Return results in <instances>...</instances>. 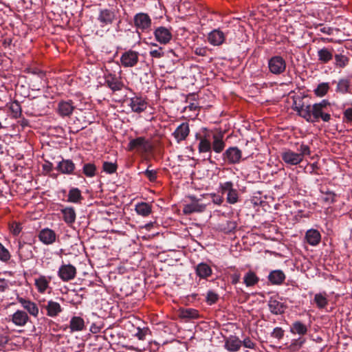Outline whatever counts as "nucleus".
<instances>
[{
  "mask_svg": "<svg viewBox=\"0 0 352 352\" xmlns=\"http://www.w3.org/2000/svg\"><path fill=\"white\" fill-rule=\"evenodd\" d=\"M85 327L83 318L80 316H74L69 322V328L71 332L81 331Z\"/></svg>",
  "mask_w": 352,
  "mask_h": 352,
  "instance_id": "obj_29",
  "label": "nucleus"
},
{
  "mask_svg": "<svg viewBox=\"0 0 352 352\" xmlns=\"http://www.w3.org/2000/svg\"><path fill=\"white\" fill-rule=\"evenodd\" d=\"M297 151L298 152L297 153L301 155L302 160L305 155H309L311 153L309 146L303 143L300 144V146L297 148Z\"/></svg>",
  "mask_w": 352,
  "mask_h": 352,
  "instance_id": "obj_50",
  "label": "nucleus"
},
{
  "mask_svg": "<svg viewBox=\"0 0 352 352\" xmlns=\"http://www.w3.org/2000/svg\"><path fill=\"white\" fill-rule=\"evenodd\" d=\"M190 133L189 125L187 122L182 123L174 131L173 135L178 142L186 140Z\"/></svg>",
  "mask_w": 352,
  "mask_h": 352,
  "instance_id": "obj_21",
  "label": "nucleus"
},
{
  "mask_svg": "<svg viewBox=\"0 0 352 352\" xmlns=\"http://www.w3.org/2000/svg\"><path fill=\"white\" fill-rule=\"evenodd\" d=\"M286 61L280 56H272L268 60V68L271 73L276 75L283 74L286 69Z\"/></svg>",
  "mask_w": 352,
  "mask_h": 352,
  "instance_id": "obj_3",
  "label": "nucleus"
},
{
  "mask_svg": "<svg viewBox=\"0 0 352 352\" xmlns=\"http://www.w3.org/2000/svg\"><path fill=\"white\" fill-rule=\"evenodd\" d=\"M50 280V277H46L45 276H40L38 278H36L35 286L38 292L41 294L45 293L49 287Z\"/></svg>",
  "mask_w": 352,
  "mask_h": 352,
  "instance_id": "obj_28",
  "label": "nucleus"
},
{
  "mask_svg": "<svg viewBox=\"0 0 352 352\" xmlns=\"http://www.w3.org/2000/svg\"><path fill=\"white\" fill-rule=\"evenodd\" d=\"M321 192L324 194V197H322V201L327 204H331L335 202L336 195L332 191H326L323 192L321 190Z\"/></svg>",
  "mask_w": 352,
  "mask_h": 352,
  "instance_id": "obj_45",
  "label": "nucleus"
},
{
  "mask_svg": "<svg viewBox=\"0 0 352 352\" xmlns=\"http://www.w3.org/2000/svg\"><path fill=\"white\" fill-rule=\"evenodd\" d=\"M305 342V339L298 338L293 340L289 345H287L285 348L288 352H296L300 349Z\"/></svg>",
  "mask_w": 352,
  "mask_h": 352,
  "instance_id": "obj_40",
  "label": "nucleus"
},
{
  "mask_svg": "<svg viewBox=\"0 0 352 352\" xmlns=\"http://www.w3.org/2000/svg\"><path fill=\"white\" fill-rule=\"evenodd\" d=\"M223 198L219 195H213V201L214 204L221 205L223 203Z\"/></svg>",
  "mask_w": 352,
  "mask_h": 352,
  "instance_id": "obj_63",
  "label": "nucleus"
},
{
  "mask_svg": "<svg viewBox=\"0 0 352 352\" xmlns=\"http://www.w3.org/2000/svg\"><path fill=\"white\" fill-rule=\"evenodd\" d=\"M138 53L135 51L129 50L124 52L120 58V62L124 67H132L135 66L139 60Z\"/></svg>",
  "mask_w": 352,
  "mask_h": 352,
  "instance_id": "obj_9",
  "label": "nucleus"
},
{
  "mask_svg": "<svg viewBox=\"0 0 352 352\" xmlns=\"http://www.w3.org/2000/svg\"><path fill=\"white\" fill-rule=\"evenodd\" d=\"M38 239L43 243L50 245L56 241V234L54 230L44 228L39 232Z\"/></svg>",
  "mask_w": 352,
  "mask_h": 352,
  "instance_id": "obj_18",
  "label": "nucleus"
},
{
  "mask_svg": "<svg viewBox=\"0 0 352 352\" xmlns=\"http://www.w3.org/2000/svg\"><path fill=\"white\" fill-rule=\"evenodd\" d=\"M125 327L132 333V335L136 336L140 340H144L147 332V329H142L138 327L134 331L129 329L130 327H134L133 324L131 321H127Z\"/></svg>",
  "mask_w": 352,
  "mask_h": 352,
  "instance_id": "obj_34",
  "label": "nucleus"
},
{
  "mask_svg": "<svg viewBox=\"0 0 352 352\" xmlns=\"http://www.w3.org/2000/svg\"><path fill=\"white\" fill-rule=\"evenodd\" d=\"M290 332L294 334L304 336L307 333V327L300 321H296L290 328Z\"/></svg>",
  "mask_w": 352,
  "mask_h": 352,
  "instance_id": "obj_35",
  "label": "nucleus"
},
{
  "mask_svg": "<svg viewBox=\"0 0 352 352\" xmlns=\"http://www.w3.org/2000/svg\"><path fill=\"white\" fill-rule=\"evenodd\" d=\"M155 38L161 44H167L172 39L170 30L165 27H159L154 32Z\"/></svg>",
  "mask_w": 352,
  "mask_h": 352,
  "instance_id": "obj_13",
  "label": "nucleus"
},
{
  "mask_svg": "<svg viewBox=\"0 0 352 352\" xmlns=\"http://www.w3.org/2000/svg\"><path fill=\"white\" fill-rule=\"evenodd\" d=\"M236 228V223L235 221H228L226 222V226L223 225L222 229L226 232H230L233 231L234 230H235Z\"/></svg>",
  "mask_w": 352,
  "mask_h": 352,
  "instance_id": "obj_57",
  "label": "nucleus"
},
{
  "mask_svg": "<svg viewBox=\"0 0 352 352\" xmlns=\"http://www.w3.org/2000/svg\"><path fill=\"white\" fill-rule=\"evenodd\" d=\"M268 278L272 284L280 285L285 280V275L281 270H274L270 272Z\"/></svg>",
  "mask_w": 352,
  "mask_h": 352,
  "instance_id": "obj_33",
  "label": "nucleus"
},
{
  "mask_svg": "<svg viewBox=\"0 0 352 352\" xmlns=\"http://www.w3.org/2000/svg\"><path fill=\"white\" fill-rule=\"evenodd\" d=\"M335 60L336 65L340 67H344L349 61L348 58L342 54H336L335 56Z\"/></svg>",
  "mask_w": 352,
  "mask_h": 352,
  "instance_id": "obj_49",
  "label": "nucleus"
},
{
  "mask_svg": "<svg viewBox=\"0 0 352 352\" xmlns=\"http://www.w3.org/2000/svg\"><path fill=\"white\" fill-rule=\"evenodd\" d=\"M12 112L14 113V116L17 118L21 115V109L20 104L17 102H12L10 107Z\"/></svg>",
  "mask_w": 352,
  "mask_h": 352,
  "instance_id": "obj_53",
  "label": "nucleus"
},
{
  "mask_svg": "<svg viewBox=\"0 0 352 352\" xmlns=\"http://www.w3.org/2000/svg\"><path fill=\"white\" fill-rule=\"evenodd\" d=\"M304 99L300 96L294 98L292 108L300 116L309 122H318L320 120L328 122L331 120L332 111L331 104L327 100L311 105L305 104Z\"/></svg>",
  "mask_w": 352,
  "mask_h": 352,
  "instance_id": "obj_1",
  "label": "nucleus"
},
{
  "mask_svg": "<svg viewBox=\"0 0 352 352\" xmlns=\"http://www.w3.org/2000/svg\"><path fill=\"white\" fill-rule=\"evenodd\" d=\"M44 307L47 310V315L52 318L57 316L63 310L60 305L53 300L48 301Z\"/></svg>",
  "mask_w": 352,
  "mask_h": 352,
  "instance_id": "obj_24",
  "label": "nucleus"
},
{
  "mask_svg": "<svg viewBox=\"0 0 352 352\" xmlns=\"http://www.w3.org/2000/svg\"><path fill=\"white\" fill-rule=\"evenodd\" d=\"M9 228L10 232L14 236L19 235L22 230L21 223L16 221L12 222L9 225Z\"/></svg>",
  "mask_w": 352,
  "mask_h": 352,
  "instance_id": "obj_48",
  "label": "nucleus"
},
{
  "mask_svg": "<svg viewBox=\"0 0 352 352\" xmlns=\"http://www.w3.org/2000/svg\"><path fill=\"white\" fill-rule=\"evenodd\" d=\"M333 49L329 50L327 47H323L318 50V60L322 63H327L333 58Z\"/></svg>",
  "mask_w": 352,
  "mask_h": 352,
  "instance_id": "obj_31",
  "label": "nucleus"
},
{
  "mask_svg": "<svg viewBox=\"0 0 352 352\" xmlns=\"http://www.w3.org/2000/svg\"><path fill=\"white\" fill-rule=\"evenodd\" d=\"M187 108H188L190 111H196L199 108V107L197 103H190Z\"/></svg>",
  "mask_w": 352,
  "mask_h": 352,
  "instance_id": "obj_64",
  "label": "nucleus"
},
{
  "mask_svg": "<svg viewBox=\"0 0 352 352\" xmlns=\"http://www.w3.org/2000/svg\"><path fill=\"white\" fill-rule=\"evenodd\" d=\"M219 191L221 194L227 193L226 201L228 203L234 204L238 201L239 193L237 190L234 188V184L232 182L220 183Z\"/></svg>",
  "mask_w": 352,
  "mask_h": 352,
  "instance_id": "obj_2",
  "label": "nucleus"
},
{
  "mask_svg": "<svg viewBox=\"0 0 352 352\" xmlns=\"http://www.w3.org/2000/svg\"><path fill=\"white\" fill-rule=\"evenodd\" d=\"M75 107L71 100L60 101L58 105V112L63 117L69 116L72 113Z\"/></svg>",
  "mask_w": 352,
  "mask_h": 352,
  "instance_id": "obj_22",
  "label": "nucleus"
},
{
  "mask_svg": "<svg viewBox=\"0 0 352 352\" xmlns=\"http://www.w3.org/2000/svg\"><path fill=\"white\" fill-rule=\"evenodd\" d=\"M223 136L224 134L221 132L212 134V150L217 153H221L225 148L226 144L223 141Z\"/></svg>",
  "mask_w": 352,
  "mask_h": 352,
  "instance_id": "obj_19",
  "label": "nucleus"
},
{
  "mask_svg": "<svg viewBox=\"0 0 352 352\" xmlns=\"http://www.w3.org/2000/svg\"><path fill=\"white\" fill-rule=\"evenodd\" d=\"M305 239L309 245L315 246L320 242L321 235L317 230L310 229L307 231Z\"/></svg>",
  "mask_w": 352,
  "mask_h": 352,
  "instance_id": "obj_25",
  "label": "nucleus"
},
{
  "mask_svg": "<svg viewBox=\"0 0 352 352\" xmlns=\"http://www.w3.org/2000/svg\"><path fill=\"white\" fill-rule=\"evenodd\" d=\"M242 345L241 340L236 336H230L226 340L225 348L229 351H237Z\"/></svg>",
  "mask_w": 352,
  "mask_h": 352,
  "instance_id": "obj_26",
  "label": "nucleus"
},
{
  "mask_svg": "<svg viewBox=\"0 0 352 352\" xmlns=\"http://www.w3.org/2000/svg\"><path fill=\"white\" fill-rule=\"evenodd\" d=\"M219 299V296L217 294L212 291H209L207 293L206 296V302L209 305H212L215 303Z\"/></svg>",
  "mask_w": 352,
  "mask_h": 352,
  "instance_id": "obj_52",
  "label": "nucleus"
},
{
  "mask_svg": "<svg viewBox=\"0 0 352 352\" xmlns=\"http://www.w3.org/2000/svg\"><path fill=\"white\" fill-rule=\"evenodd\" d=\"M232 283L236 284L239 282L240 280V274L239 273H234L231 275Z\"/></svg>",
  "mask_w": 352,
  "mask_h": 352,
  "instance_id": "obj_62",
  "label": "nucleus"
},
{
  "mask_svg": "<svg viewBox=\"0 0 352 352\" xmlns=\"http://www.w3.org/2000/svg\"><path fill=\"white\" fill-rule=\"evenodd\" d=\"M29 246L27 245L25 243H23L22 244L21 243L19 242V256L20 257H23V251L25 250V249H27Z\"/></svg>",
  "mask_w": 352,
  "mask_h": 352,
  "instance_id": "obj_61",
  "label": "nucleus"
},
{
  "mask_svg": "<svg viewBox=\"0 0 352 352\" xmlns=\"http://www.w3.org/2000/svg\"><path fill=\"white\" fill-rule=\"evenodd\" d=\"M116 19V14L115 10L112 8L101 9L97 18L102 27L112 24Z\"/></svg>",
  "mask_w": 352,
  "mask_h": 352,
  "instance_id": "obj_8",
  "label": "nucleus"
},
{
  "mask_svg": "<svg viewBox=\"0 0 352 352\" xmlns=\"http://www.w3.org/2000/svg\"><path fill=\"white\" fill-rule=\"evenodd\" d=\"M104 80L105 85L111 89L113 92L120 91L124 87V83L120 78L111 73L105 75Z\"/></svg>",
  "mask_w": 352,
  "mask_h": 352,
  "instance_id": "obj_11",
  "label": "nucleus"
},
{
  "mask_svg": "<svg viewBox=\"0 0 352 352\" xmlns=\"http://www.w3.org/2000/svg\"><path fill=\"white\" fill-rule=\"evenodd\" d=\"M241 342L244 347L250 349H255L256 346V343L250 338H244Z\"/></svg>",
  "mask_w": 352,
  "mask_h": 352,
  "instance_id": "obj_56",
  "label": "nucleus"
},
{
  "mask_svg": "<svg viewBox=\"0 0 352 352\" xmlns=\"http://www.w3.org/2000/svg\"><path fill=\"white\" fill-rule=\"evenodd\" d=\"M30 318L25 311L17 310L12 315V322L18 327H24L28 322Z\"/></svg>",
  "mask_w": 352,
  "mask_h": 352,
  "instance_id": "obj_20",
  "label": "nucleus"
},
{
  "mask_svg": "<svg viewBox=\"0 0 352 352\" xmlns=\"http://www.w3.org/2000/svg\"><path fill=\"white\" fill-rule=\"evenodd\" d=\"M150 56L152 58H160L163 57L164 56V52L163 51V48L158 47L157 49L151 50Z\"/></svg>",
  "mask_w": 352,
  "mask_h": 352,
  "instance_id": "obj_55",
  "label": "nucleus"
},
{
  "mask_svg": "<svg viewBox=\"0 0 352 352\" xmlns=\"http://www.w3.org/2000/svg\"><path fill=\"white\" fill-rule=\"evenodd\" d=\"M83 173L87 177H93L96 173V166L93 164H86L83 166Z\"/></svg>",
  "mask_w": 352,
  "mask_h": 352,
  "instance_id": "obj_47",
  "label": "nucleus"
},
{
  "mask_svg": "<svg viewBox=\"0 0 352 352\" xmlns=\"http://www.w3.org/2000/svg\"><path fill=\"white\" fill-rule=\"evenodd\" d=\"M150 182H155L157 179V171L147 168L144 173Z\"/></svg>",
  "mask_w": 352,
  "mask_h": 352,
  "instance_id": "obj_54",
  "label": "nucleus"
},
{
  "mask_svg": "<svg viewBox=\"0 0 352 352\" xmlns=\"http://www.w3.org/2000/svg\"><path fill=\"white\" fill-rule=\"evenodd\" d=\"M350 82L348 79H341L337 85L336 91L346 94L349 91Z\"/></svg>",
  "mask_w": 352,
  "mask_h": 352,
  "instance_id": "obj_42",
  "label": "nucleus"
},
{
  "mask_svg": "<svg viewBox=\"0 0 352 352\" xmlns=\"http://www.w3.org/2000/svg\"><path fill=\"white\" fill-rule=\"evenodd\" d=\"M16 300L21 305L22 307L26 310L31 316L36 318L38 316L39 310L37 305L28 298L21 296L16 297Z\"/></svg>",
  "mask_w": 352,
  "mask_h": 352,
  "instance_id": "obj_12",
  "label": "nucleus"
},
{
  "mask_svg": "<svg viewBox=\"0 0 352 352\" xmlns=\"http://www.w3.org/2000/svg\"><path fill=\"white\" fill-rule=\"evenodd\" d=\"M226 39L224 33L219 29L211 31L208 34V41L213 46H219L222 45Z\"/></svg>",
  "mask_w": 352,
  "mask_h": 352,
  "instance_id": "obj_17",
  "label": "nucleus"
},
{
  "mask_svg": "<svg viewBox=\"0 0 352 352\" xmlns=\"http://www.w3.org/2000/svg\"><path fill=\"white\" fill-rule=\"evenodd\" d=\"M192 202L186 204L183 208V212L185 214H190L194 212H200L205 210L206 206L199 203V201L195 197H189Z\"/></svg>",
  "mask_w": 352,
  "mask_h": 352,
  "instance_id": "obj_16",
  "label": "nucleus"
},
{
  "mask_svg": "<svg viewBox=\"0 0 352 352\" xmlns=\"http://www.w3.org/2000/svg\"><path fill=\"white\" fill-rule=\"evenodd\" d=\"M314 302L319 309L324 308L328 304V300L325 294H316L314 296Z\"/></svg>",
  "mask_w": 352,
  "mask_h": 352,
  "instance_id": "obj_41",
  "label": "nucleus"
},
{
  "mask_svg": "<svg viewBox=\"0 0 352 352\" xmlns=\"http://www.w3.org/2000/svg\"><path fill=\"white\" fill-rule=\"evenodd\" d=\"M129 107H131L132 111L141 113L144 111L147 107L148 102L146 99L141 97L135 96L130 98Z\"/></svg>",
  "mask_w": 352,
  "mask_h": 352,
  "instance_id": "obj_10",
  "label": "nucleus"
},
{
  "mask_svg": "<svg viewBox=\"0 0 352 352\" xmlns=\"http://www.w3.org/2000/svg\"><path fill=\"white\" fill-rule=\"evenodd\" d=\"M209 49L206 46H197L193 47L194 53L200 56H206Z\"/></svg>",
  "mask_w": 352,
  "mask_h": 352,
  "instance_id": "obj_51",
  "label": "nucleus"
},
{
  "mask_svg": "<svg viewBox=\"0 0 352 352\" xmlns=\"http://www.w3.org/2000/svg\"><path fill=\"white\" fill-rule=\"evenodd\" d=\"M284 330L281 327H276L272 333V336L278 339H281L284 336Z\"/></svg>",
  "mask_w": 352,
  "mask_h": 352,
  "instance_id": "obj_58",
  "label": "nucleus"
},
{
  "mask_svg": "<svg viewBox=\"0 0 352 352\" xmlns=\"http://www.w3.org/2000/svg\"><path fill=\"white\" fill-rule=\"evenodd\" d=\"M329 89V84L327 82H322L318 85L316 89L314 90V93L317 96L322 97L327 94Z\"/></svg>",
  "mask_w": 352,
  "mask_h": 352,
  "instance_id": "obj_43",
  "label": "nucleus"
},
{
  "mask_svg": "<svg viewBox=\"0 0 352 352\" xmlns=\"http://www.w3.org/2000/svg\"><path fill=\"white\" fill-rule=\"evenodd\" d=\"M223 159L229 164H239L242 157L241 151L236 146L228 148L223 154Z\"/></svg>",
  "mask_w": 352,
  "mask_h": 352,
  "instance_id": "obj_6",
  "label": "nucleus"
},
{
  "mask_svg": "<svg viewBox=\"0 0 352 352\" xmlns=\"http://www.w3.org/2000/svg\"><path fill=\"white\" fill-rule=\"evenodd\" d=\"M268 306L270 311L273 314L278 315L284 313L285 306L282 302L275 299L270 298Z\"/></svg>",
  "mask_w": 352,
  "mask_h": 352,
  "instance_id": "obj_32",
  "label": "nucleus"
},
{
  "mask_svg": "<svg viewBox=\"0 0 352 352\" xmlns=\"http://www.w3.org/2000/svg\"><path fill=\"white\" fill-rule=\"evenodd\" d=\"M212 273L211 267L205 263H201L196 267V274L201 278H207Z\"/></svg>",
  "mask_w": 352,
  "mask_h": 352,
  "instance_id": "obj_30",
  "label": "nucleus"
},
{
  "mask_svg": "<svg viewBox=\"0 0 352 352\" xmlns=\"http://www.w3.org/2000/svg\"><path fill=\"white\" fill-rule=\"evenodd\" d=\"M11 258L9 250L0 243V261L8 263Z\"/></svg>",
  "mask_w": 352,
  "mask_h": 352,
  "instance_id": "obj_44",
  "label": "nucleus"
},
{
  "mask_svg": "<svg viewBox=\"0 0 352 352\" xmlns=\"http://www.w3.org/2000/svg\"><path fill=\"white\" fill-rule=\"evenodd\" d=\"M259 280L258 277L254 272L249 271L244 276L243 282L247 287L256 285Z\"/></svg>",
  "mask_w": 352,
  "mask_h": 352,
  "instance_id": "obj_39",
  "label": "nucleus"
},
{
  "mask_svg": "<svg viewBox=\"0 0 352 352\" xmlns=\"http://www.w3.org/2000/svg\"><path fill=\"white\" fill-rule=\"evenodd\" d=\"M135 210L140 216L148 217L152 213V205L146 202L138 203L135 206Z\"/></svg>",
  "mask_w": 352,
  "mask_h": 352,
  "instance_id": "obj_27",
  "label": "nucleus"
},
{
  "mask_svg": "<svg viewBox=\"0 0 352 352\" xmlns=\"http://www.w3.org/2000/svg\"><path fill=\"white\" fill-rule=\"evenodd\" d=\"M134 25L137 30L142 32L147 31L151 28V19L150 16L144 12H140L134 16Z\"/></svg>",
  "mask_w": 352,
  "mask_h": 352,
  "instance_id": "obj_4",
  "label": "nucleus"
},
{
  "mask_svg": "<svg viewBox=\"0 0 352 352\" xmlns=\"http://www.w3.org/2000/svg\"><path fill=\"white\" fill-rule=\"evenodd\" d=\"M82 199L80 190L77 188H72L68 193L69 202L78 203Z\"/></svg>",
  "mask_w": 352,
  "mask_h": 352,
  "instance_id": "obj_38",
  "label": "nucleus"
},
{
  "mask_svg": "<svg viewBox=\"0 0 352 352\" xmlns=\"http://www.w3.org/2000/svg\"><path fill=\"white\" fill-rule=\"evenodd\" d=\"M344 119L346 122H352V108L346 109L344 113Z\"/></svg>",
  "mask_w": 352,
  "mask_h": 352,
  "instance_id": "obj_60",
  "label": "nucleus"
},
{
  "mask_svg": "<svg viewBox=\"0 0 352 352\" xmlns=\"http://www.w3.org/2000/svg\"><path fill=\"white\" fill-rule=\"evenodd\" d=\"M117 164L109 162H104L102 165V168L104 172L109 174H112L116 172L117 170Z\"/></svg>",
  "mask_w": 352,
  "mask_h": 352,
  "instance_id": "obj_46",
  "label": "nucleus"
},
{
  "mask_svg": "<svg viewBox=\"0 0 352 352\" xmlns=\"http://www.w3.org/2000/svg\"><path fill=\"white\" fill-rule=\"evenodd\" d=\"M59 278L64 282L73 280L76 276V268L71 264L62 265L58 272Z\"/></svg>",
  "mask_w": 352,
  "mask_h": 352,
  "instance_id": "obj_7",
  "label": "nucleus"
},
{
  "mask_svg": "<svg viewBox=\"0 0 352 352\" xmlns=\"http://www.w3.org/2000/svg\"><path fill=\"white\" fill-rule=\"evenodd\" d=\"M63 220L68 224L73 223L76 220V212L73 208L68 207L61 210Z\"/></svg>",
  "mask_w": 352,
  "mask_h": 352,
  "instance_id": "obj_36",
  "label": "nucleus"
},
{
  "mask_svg": "<svg viewBox=\"0 0 352 352\" xmlns=\"http://www.w3.org/2000/svg\"><path fill=\"white\" fill-rule=\"evenodd\" d=\"M196 139L199 141L198 145V151L200 153L211 152L212 144L210 142V136L209 134H204L203 135L196 134Z\"/></svg>",
  "mask_w": 352,
  "mask_h": 352,
  "instance_id": "obj_15",
  "label": "nucleus"
},
{
  "mask_svg": "<svg viewBox=\"0 0 352 352\" xmlns=\"http://www.w3.org/2000/svg\"><path fill=\"white\" fill-rule=\"evenodd\" d=\"M281 157L285 164L289 165H297L302 161L300 155L289 149L284 151L281 153Z\"/></svg>",
  "mask_w": 352,
  "mask_h": 352,
  "instance_id": "obj_14",
  "label": "nucleus"
},
{
  "mask_svg": "<svg viewBox=\"0 0 352 352\" xmlns=\"http://www.w3.org/2000/svg\"><path fill=\"white\" fill-rule=\"evenodd\" d=\"M151 148L150 142L144 137H138L131 140L128 144V150H138L142 152H147Z\"/></svg>",
  "mask_w": 352,
  "mask_h": 352,
  "instance_id": "obj_5",
  "label": "nucleus"
},
{
  "mask_svg": "<svg viewBox=\"0 0 352 352\" xmlns=\"http://www.w3.org/2000/svg\"><path fill=\"white\" fill-rule=\"evenodd\" d=\"M179 316L185 319H196L199 317V314L197 309L187 308L180 311Z\"/></svg>",
  "mask_w": 352,
  "mask_h": 352,
  "instance_id": "obj_37",
  "label": "nucleus"
},
{
  "mask_svg": "<svg viewBox=\"0 0 352 352\" xmlns=\"http://www.w3.org/2000/svg\"><path fill=\"white\" fill-rule=\"evenodd\" d=\"M75 164L70 160H63L56 167V170L63 174L71 175L74 173Z\"/></svg>",
  "mask_w": 352,
  "mask_h": 352,
  "instance_id": "obj_23",
  "label": "nucleus"
},
{
  "mask_svg": "<svg viewBox=\"0 0 352 352\" xmlns=\"http://www.w3.org/2000/svg\"><path fill=\"white\" fill-rule=\"evenodd\" d=\"M334 29L331 27L328 26H322L320 25V28L318 29V32L327 35H331L333 33Z\"/></svg>",
  "mask_w": 352,
  "mask_h": 352,
  "instance_id": "obj_59",
  "label": "nucleus"
}]
</instances>
